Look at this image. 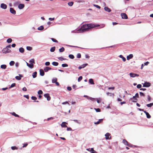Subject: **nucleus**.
I'll return each mask as SVG.
<instances>
[{
  "label": "nucleus",
  "mask_w": 153,
  "mask_h": 153,
  "mask_svg": "<svg viewBox=\"0 0 153 153\" xmlns=\"http://www.w3.org/2000/svg\"><path fill=\"white\" fill-rule=\"evenodd\" d=\"M114 88H115L114 87H108V90L111 89L112 90H114Z\"/></svg>",
  "instance_id": "4d7b16f0"
},
{
  "label": "nucleus",
  "mask_w": 153,
  "mask_h": 153,
  "mask_svg": "<svg viewBox=\"0 0 153 153\" xmlns=\"http://www.w3.org/2000/svg\"><path fill=\"white\" fill-rule=\"evenodd\" d=\"M85 58H86L89 59L90 57V56L88 54H86L85 55Z\"/></svg>",
  "instance_id": "338daca9"
},
{
  "label": "nucleus",
  "mask_w": 153,
  "mask_h": 153,
  "mask_svg": "<svg viewBox=\"0 0 153 153\" xmlns=\"http://www.w3.org/2000/svg\"><path fill=\"white\" fill-rule=\"evenodd\" d=\"M110 136H111L110 134L108 133H106L105 135V138L106 139L108 140V139H110L111 137Z\"/></svg>",
  "instance_id": "6e6552de"
},
{
  "label": "nucleus",
  "mask_w": 153,
  "mask_h": 153,
  "mask_svg": "<svg viewBox=\"0 0 153 153\" xmlns=\"http://www.w3.org/2000/svg\"><path fill=\"white\" fill-rule=\"evenodd\" d=\"M50 64V63L49 62H46L45 63V65L46 66L49 65Z\"/></svg>",
  "instance_id": "13d9d810"
},
{
  "label": "nucleus",
  "mask_w": 153,
  "mask_h": 153,
  "mask_svg": "<svg viewBox=\"0 0 153 153\" xmlns=\"http://www.w3.org/2000/svg\"><path fill=\"white\" fill-rule=\"evenodd\" d=\"M43 29H44V27L42 26H41L39 27H38V30H43Z\"/></svg>",
  "instance_id": "bb28decb"
},
{
  "label": "nucleus",
  "mask_w": 153,
  "mask_h": 153,
  "mask_svg": "<svg viewBox=\"0 0 153 153\" xmlns=\"http://www.w3.org/2000/svg\"><path fill=\"white\" fill-rule=\"evenodd\" d=\"M7 66L5 65H1V68L3 69H5L6 68Z\"/></svg>",
  "instance_id": "393cba45"
},
{
  "label": "nucleus",
  "mask_w": 153,
  "mask_h": 153,
  "mask_svg": "<svg viewBox=\"0 0 153 153\" xmlns=\"http://www.w3.org/2000/svg\"><path fill=\"white\" fill-rule=\"evenodd\" d=\"M16 85V84L15 83H12L10 86L9 87V88H13Z\"/></svg>",
  "instance_id": "f704fd0d"
},
{
  "label": "nucleus",
  "mask_w": 153,
  "mask_h": 153,
  "mask_svg": "<svg viewBox=\"0 0 153 153\" xmlns=\"http://www.w3.org/2000/svg\"><path fill=\"white\" fill-rule=\"evenodd\" d=\"M151 85V83L149 82H146L143 85V87H148Z\"/></svg>",
  "instance_id": "39448f33"
},
{
  "label": "nucleus",
  "mask_w": 153,
  "mask_h": 153,
  "mask_svg": "<svg viewBox=\"0 0 153 153\" xmlns=\"http://www.w3.org/2000/svg\"><path fill=\"white\" fill-rule=\"evenodd\" d=\"M133 57V55L132 54H130L127 57V60H129L130 59L132 58Z\"/></svg>",
  "instance_id": "6ab92c4d"
},
{
  "label": "nucleus",
  "mask_w": 153,
  "mask_h": 153,
  "mask_svg": "<svg viewBox=\"0 0 153 153\" xmlns=\"http://www.w3.org/2000/svg\"><path fill=\"white\" fill-rule=\"evenodd\" d=\"M65 51V48L63 47H62L61 48L59 49V51L60 52H62Z\"/></svg>",
  "instance_id": "473e14b6"
},
{
  "label": "nucleus",
  "mask_w": 153,
  "mask_h": 153,
  "mask_svg": "<svg viewBox=\"0 0 153 153\" xmlns=\"http://www.w3.org/2000/svg\"><path fill=\"white\" fill-rule=\"evenodd\" d=\"M10 12L13 14H16V10L12 7L10 8Z\"/></svg>",
  "instance_id": "1a4fd4ad"
},
{
  "label": "nucleus",
  "mask_w": 153,
  "mask_h": 153,
  "mask_svg": "<svg viewBox=\"0 0 153 153\" xmlns=\"http://www.w3.org/2000/svg\"><path fill=\"white\" fill-rule=\"evenodd\" d=\"M27 145H28L27 143H24L23 145V147H26L27 146Z\"/></svg>",
  "instance_id": "0e129e2a"
},
{
  "label": "nucleus",
  "mask_w": 153,
  "mask_h": 153,
  "mask_svg": "<svg viewBox=\"0 0 153 153\" xmlns=\"http://www.w3.org/2000/svg\"><path fill=\"white\" fill-rule=\"evenodd\" d=\"M77 57L78 58H80L81 57V55L80 53H79L77 54Z\"/></svg>",
  "instance_id": "603ef678"
},
{
  "label": "nucleus",
  "mask_w": 153,
  "mask_h": 153,
  "mask_svg": "<svg viewBox=\"0 0 153 153\" xmlns=\"http://www.w3.org/2000/svg\"><path fill=\"white\" fill-rule=\"evenodd\" d=\"M74 121L76 123L78 124H80V123L79 121L77 120H74Z\"/></svg>",
  "instance_id": "052dcab7"
},
{
  "label": "nucleus",
  "mask_w": 153,
  "mask_h": 153,
  "mask_svg": "<svg viewBox=\"0 0 153 153\" xmlns=\"http://www.w3.org/2000/svg\"><path fill=\"white\" fill-rule=\"evenodd\" d=\"M153 105V103H150V104H147L146 105L148 107H150Z\"/></svg>",
  "instance_id": "c9c22d12"
},
{
  "label": "nucleus",
  "mask_w": 153,
  "mask_h": 153,
  "mask_svg": "<svg viewBox=\"0 0 153 153\" xmlns=\"http://www.w3.org/2000/svg\"><path fill=\"white\" fill-rule=\"evenodd\" d=\"M12 114L13 115V116H14L15 117H19V115H18V114H16L15 113V112H13L12 113Z\"/></svg>",
  "instance_id": "a19ab883"
},
{
  "label": "nucleus",
  "mask_w": 153,
  "mask_h": 153,
  "mask_svg": "<svg viewBox=\"0 0 153 153\" xmlns=\"http://www.w3.org/2000/svg\"><path fill=\"white\" fill-rule=\"evenodd\" d=\"M55 49V47H52L51 49H50V51L51 52H54Z\"/></svg>",
  "instance_id": "c85d7f7f"
},
{
  "label": "nucleus",
  "mask_w": 153,
  "mask_h": 153,
  "mask_svg": "<svg viewBox=\"0 0 153 153\" xmlns=\"http://www.w3.org/2000/svg\"><path fill=\"white\" fill-rule=\"evenodd\" d=\"M15 63V62L13 61H11L10 62V66H13V65Z\"/></svg>",
  "instance_id": "e433bc0d"
},
{
  "label": "nucleus",
  "mask_w": 153,
  "mask_h": 153,
  "mask_svg": "<svg viewBox=\"0 0 153 153\" xmlns=\"http://www.w3.org/2000/svg\"><path fill=\"white\" fill-rule=\"evenodd\" d=\"M100 26V25H99L85 24L82 25L77 31L80 32H83L88 30L91 28Z\"/></svg>",
  "instance_id": "f257e3e1"
},
{
  "label": "nucleus",
  "mask_w": 153,
  "mask_h": 153,
  "mask_svg": "<svg viewBox=\"0 0 153 153\" xmlns=\"http://www.w3.org/2000/svg\"><path fill=\"white\" fill-rule=\"evenodd\" d=\"M94 7H97V8H99V9H100L101 8L100 7V6H99V5H97L94 4Z\"/></svg>",
  "instance_id": "3c124183"
},
{
  "label": "nucleus",
  "mask_w": 153,
  "mask_h": 153,
  "mask_svg": "<svg viewBox=\"0 0 153 153\" xmlns=\"http://www.w3.org/2000/svg\"><path fill=\"white\" fill-rule=\"evenodd\" d=\"M87 65H88V64L87 63H86V64H83V65H81V66H80L78 67V69H82V68H84L85 66H86Z\"/></svg>",
  "instance_id": "f8f14e48"
},
{
  "label": "nucleus",
  "mask_w": 153,
  "mask_h": 153,
  "mask_svg": "<svg viewBox=\"0 0 153 153\" xmlns=\"http://www.w3.org/2000/svg\"><path fill=\"white\" fill-rule=\"evenodd\" d=\"M95 100H97V102L98 103H100L101 102V99L100 98H99V99L97 98V99H95Z\"/></svg>",
  "instance_id": "ea45409f"
},
{
  "label": "nucleus",
  "mask_w": 153,
  "mask_h": 153,
  "mask_svg": "<svg viewBox=\"0 0 153 153\" xmlns=\"http://www.w3.org/2000/svg\"><path fill=\"white\" fill-rule=\"evenodd\" d=\"M40 75L41 76H43L45 74L44 71L42 69H40L39 70Z\"/></svg>",
  "instance_id": "2eb2a0df"
},
{
  "label": "nucleus",
  "mask_w": 153,
  "mask_h": 153,
  "mask_svg": "<svg viewBox=\"0 0 153 153\" xmlns=\"http://www.w3.org/2000/svg\"><path fill=\"white\" fill-rule=\"evenodd\" d=\"M69 103L68 102H65L62 103V104L63 105L65 104H68Z\"/></svg>",
  "instance_id": "69168bd1"
},
{
  "label": "nucleus",
  "mask_w": 153,
  "mask_h": 153,
  "mask_svg": "<svg viewBox=\"0 0 153 153\" xmlns=\"http://www.w3.org/2000/svg\"><path fill=\"white\" fill-rule=\"evenodd\" d=\"M139 97V94L137 93L135 95V96H133L132 98H131V100H132L133 99H135V100H132V101L133 102H136L137 99L136 98V97L138 98Z\"/></svg>",
  "instance_id": "20e7f679"
},
{
  "label": "nucleus",
  "mask_w": 153,
  "mask_h": 153,
  "mask_svg": "<svg viewBox=\"0 0 153 153\" xmlns=\"http://www.w3.org/2000/svg\"><path fill=\"white\" fill-rule=\"evenodd\" d=\"M52 64L54 66H57L59 64L57 62H53L52 63Z\"/></svg>",
  "instance_id": "a878e982"
},
{
  "label": "nucleus",
  "mask_w": 153,
  "mask_h": 153,
  "mask_svg": "<svg viewBox=\"0 0 153 153\" xmlns=\"http://www.w3.org/2000/svg\"><path fill=\"white\" fill-rule=\"evenodd\" d=\"M27 50L29 51H31L32 50V48L29 46H27L26 48Z\"/></svg>",
  "instance_id": "a18cd8bd"
},
{
  "label": "nucleus",
  "mask_w": 153,
  "mask_h": 153,
  "mask_svg": "<svg viewBox=\"0 0 153 153\" xmlns=\"http://www.w3.org/2000/svg\"><path fill=\"white\" fill-rule=\"evenodd\" d=\"M66 124H67L68 123L65 122H63L61 124V126L62 127H67Z\"/></svg>",
  "instance_id": "dca6fc26"
},
{
  "label": "nucleus",
  "mask_w": 153,
  "mask_h": 153,
  "mask_svg": "<svg viewBox=\"0 0 153 153\" xmlns=\"http://www.w3.org/2000/svg\"><path fill=\"white\" fill-rule=\"evenodd\" d=\"M62 66L63 67H68V64H62Z\"/></svg>",
  "instance_id": "37998d69"
},
{
  "label": "nucleus",
  "mask_w": 153,
  "mask_h": 153,
  "mask_svg": "<svg viewBox=\"0 0 153 153\" xmlns=\"http://www.w3.org/2000/svg\"><path fill=\"white\" fill-rule=\"evenodd\" d=\"M82 76H80L78 78V81L79 82H80L81 80H82Z\"/></svg>",
  "instance_id": "de8ad7c7"
},
{
  "label": "nucleus",
  "mask_w": 153,
  "mask_h": 153,
  "mask_svg": "<svg viewBox=\"0 0 153 153\" xmlns=\"http://www.w3.org/2000/svg\"><path fill=\"white\" fill-rule=\"evenodd\" d=\"M1 7L4 9H5L7 8V5L4 4L2 3L1 4Z\"/></svg>",
  "instance_id": "9b49d317"
},
{
  "label": "nucleus",
  "mask_w": 153,
  "mask_h": 153,
  "mask_svg": "<svg viewBox=\"0 0 153 153\" xmlns=\"http://www.w3.org/2000/svg\"><path fill=\"white\" fill-rule=\"evenodd\" d=\"M89 82L91 84H94V82L93 81V80L92 79H89Z\"/></svg>",
  "instance_id": "b1692460"
},
{
  "label": "nucleus",
  "mask_w": 153,
  "mask_h": 153,
  "mask_svg": "<svg viewBox=\"0 0 153 153\" xmlns=\"http://www.w3.org/2000/svg\"><path fill=\"white\" fill-rule=\"evenodd\" d=\"M55 18H49V20L50 21H53L54 20Z\"/></svg>",
  "instance_id": "e2e57ef3"
},
{
  "label": "nucleus",
  "mask_w": 153,
  "mask_h": 153,
  "mask_svg": "<svg viewBox=\"0 0 153 153\" xmlns=\"http://www.w3.org/2000/svg\"><path fill=\"white\" fill-rule=\"evenodd\" d=\"M57 81V79L56 78L53 79L52 80V82L53 83H55Z\"/></svg>",
  "instance_id": "4c0bfd02"
},
{
  "label": "nucleus",
  "mask_w": 153,
  "mask_h": 153,
  "mask_svg": "<svg viewBox=\"0 0 153 153\" xmlns=\"http://www.w3.org/2000/svg\"><path fill=\"white\" fill-rule=\"evenodd\" d=\"M11 48L10 45H9L7 46L5 48H4L2 50V52L3 53H11V50L9 48Z\"/></svg>",
  "instance_id": "f03ea898"
},
{
  "label": "nucleus",
  "mask_w": 153,
  "mask_h": 153,
  "mask_svg": "<svg viewBox=\"0 0 153 153\" xmlns=\"http://www.w3.org/2000/svg\"><path fill=\"white\" fill-rule=\"evenodd\" d=\"M123 142L127 146L129 147H132V145L130 143H129L128 141L125 139H124L123 140Z\"/></svg>",
  "instance_id": "7ed1b4c3"
},
{
  "label": "nucleus",
  "mask_w": 153,
  "mask_h": 153,
  "mask_svg": "<svg viewBox=\"0 0 153 153\" xmlns=\"http://www.w3.org/2000/svg\"><path fill=\"white\" fill-rule=\"evenodd\" d=\"M94 109L96 111V112H100L101 111L100 109L99 108H94Z\"/></svg>",
  "instance_id": "09e8293b"
},
{
  "label": "nucleus",
  "mask_w": 153,
  "mask_h": 153,
  "mask_svg": "<svg viewBox=\"0 0 153 153\" xmlns=\"http://www.w3.org/2000/svg\"><path fill=\"white\" fill-rule=\"evenodd\" d=\"M129 75L131 77H134L136 76H139L138 74H136L133 73H131L129 74Z\"/></svg>",
  "instance_id": "423d86ee"
},
{
  "label": "nucleus",
  "mask_w": 153,
  "mask_h": 153,
  "mask_svg": "<svg viewBox=\"0 0 153 153\" xmlns=\"http://www.w3.org/2000/svg\"><path fill=\"white\" fill-rule=\"evenodd\" d=\"M11 149L13 150H16H16L18 149V148L15 146H12L11 147Z\"/></svg>",
  "instance_id": "72a5a7b5"
},
{
  "label": "nucleus",
  "mask_w": 153,
  "mask_h": 153,
  "mask_svg": "<svg viewBox=\"0 0 153 153\" xmlns=\"http://www.w3.org/2000/svg\"><path fill=\"white\" fill-rule=\"evenodd\" d=\"M68 56L69 58L72 59H74V56L72 54L69 55Z\"/></svg>",
  "instance_id": "c756f323"
},
{
  "label": "nucleus",
  "mask_w": 153,
  "mask_h": 153,
  "mask_svg": "<svg viewBox=\"0 0 153 153\" xmlns=\"http://www.w3.org/2000/svg\"><path fill=\"white\" fill-rule=\"evenodd\" d=\"M19 51L21 53H23L24 52L25 50L23 48H20L19 49Z\"/></svg>",
  "instance_id": "412c9836"
},
{
  "label": "nucleus",
  "mask_w": 153,
  "mask_h": 153,
  "mask_svg": "<svg viewBox=\"0 0 153 153\" xmlns=\"http://www.w3.org/2000/svg\"><path fill=\"white\" fill-rule=\"evenodd\" d=\"M29 62L34 63V59H32L29 61Z\"/></svg>",
  "instance_id": "5fc2aeb1"
},
{
  "label": "nucleus",
  "mask_w": 153,
  "mask_h": 153,
  "mask_svg": "<svg viewBox=\"0 0 153 153\" xmlns=\"http://www.w3.org/2000/svg\"><path fill=\"white\" fill-rule=\"evenodd\" d=\"M23 91H26L27 90V88L26 87H24L22 88Z\"/></svg>",
  "instance_id": "774afa93"
},
{
  "label": "nucleus",
  "mask_w": 153,
  "mask_h": 153,
  "mask_svg": "<svg viewBox=\"0 0 153 153\" xmlns=\"http://www.w3.org/2000/svg\"><path fill=\"white\" fill-rule=\"evenodd\" d=\"M119 57H120V58H121L123 60V62H125L126 61V58L124 57L123 56V55H120L119 56Z\"/></svg>",
  "instance_id": "5701e85b"
},
{
  "label": "nucleus",
  "mask_w": 153,
  "mask_h": 153,
  "mask_svg": "<svg viewBox=\"0 0 153 153\" xmlns=\"http://www.w3.org/2000/svg\"><path fill=\"white\" fill-rule=\"evenodd\" d=\"M44 96L47 98V100L48 101L50 100L51 99V97H50L49 94H44Z\"/></svg>",
  "instance_id": "0eeeda50"
},
{
  "label": "nucleus",
  "mask_w": 153,
  "mask_h": 153,
  "mask_svg": "<svg viewBox=\"0 0 153 153\" xmlns=\"http://www.w3.org/2000/svg\"><path fill=\"white\" fill-rule=\"evenodd\" d=\"M67 89L68 91H71V87H68L67 88Z\"/></svg>",
  "instance_id": "680f3d73"
},
{
  "label": "nucleus",
  "mask_w": 153,
  "mask_h": 153,
  "mask_svg": "<svg viewBox=\"0 0 153 153\" xmlns=\"http://www.w3.org/2000/svg\"><path fill=\"white\" fill-rule=\"evenodd\" d=\"M25 7V5L23 4H20L19 6H18V7L20 9H23Z\"/></svg>",
  "instance_id": "f3484780"
},
{
  "label": "nucleus",
  "mask_w": 153,
  "mask_h": 153,
  "mask_svg": "<svg viewBox=\"0 0 153 153\" xmlns=\"http://www.w3.org/2000/svg\"><path fill=\"white\" fill-rule=\"evenodd\" d=\"M51 39L53 42H56V43L58 42V41L56 39L53 38H51Z\"/></svg>",
  "instance_id": "58836bf2"
},
{
  "label": "nucleus",
  "mask_w": 153,
  "mask_h": 153,
  "mask_svg": "<svg viewBox=\"0 0 153 153\" xmlns=\"http://www.w3.org/2000/svg\"><path fill=\"white\" fill-rule=\"evenodd\" d=\"M140 94L141 96H143V97L145 96L144 94L143 93H142V92H140Z\"/></svg>",
  "instance_id": "6e6d98bb"
},
{
  "label": "nucleus",
  "mask_w": 153,
  "mask_h": 153,
  "mask_svg": "<svg viewBox=\"0 0 153 153\" xmlns=\"http://www.w3.org/2000/svg\"><path fill=\"white\" fill-rule=\"evenodd\" d=\"M73 2H69L68 3V4L69 6H71L73 5Z\"/></svg>",
  "instance_id": "c03bdc74"
},
{
  "label": "nucleus",
  "mask_w": 153,
  "mask_h": 153,
  "mask_svg": "<svg viewBox=\"0 0 153 153\" xmlns=\"http://www.w3.org/2000/svg\"><path fill=\"white\" fill-rule=\"evenodd\" d=\"M144 112L146 114V116H147V117L148 118H151V116L149 114V113L147 112L146 111H144Z\"/></svg>",
  "instance_id": "a211bd4d"
},
{
  "label": "nucleus",
  "mask_w": 153,
  "mask_h": 153,
  "mask_svg": "<svg viewBox=\"0 0 153 153\" xmlns=\"http://www.w3.org/2000/svg\"><path fill=\"white\" fill-rule=\"evenodd\" d=\"M104 10L108 12H110L111 11V10L109 8L107 7H104Z\"/></svg>",
  "instance_id": "aec40b11"
},
{
  "label": "nucleus",
  "mask_w": 153,
  "mask_h": 153,
  "mask_svg": "<svg viewBox=\"0 0 153 153\" xmlns=\"http://www.w3.org/2000/svg\"><path fill=\"white\" fill-rule=\"evenodd\" d=\"M88 99H90V100H91L92 101H94L95 100V99H94V98H92L91 97H89Z\"/></svg>",
  "instance_id": "bf43d9fd"
},
{
  "label": "nucleus",
  "mask_w": 153,
  "mask_h": 153,
  "mask_svg": "<svg viewBox=\"0 0 153 153\" xmlns=\"http://www.w3.org/2000/svg\"><path fill=\"white\" fill-rule=\"evenodd\" d=\"M43 93V92L41 90H39L38 92V94H41Z\"/></svg>",
  "instance_id": "49530a36"
},
{
  "label": "nucleus",
  "mask_w": 153,
  "mask_h": 153,
  "mask_svg": "<svg viewBox=\"0 0 153 153\" xmlns=\"http://www.w3.org/2000/svg\"><path fill=\"white\" fill-rule=\"evenodd\" d=\"M142 85L141 84H138L137 85V87L138 88H141Z\"/></svg>",
  "instance_id": "864d4df0"
},
{
  "label": "nucleus",
  "mask_w": 153,
  "mask_h": 153,
  "mask_svg": "<svg viewBox=\"0 0 153 153\" xmlns=\"http://www.w3.org/2000/svg\"><path fill=\"white\" fill-rule=\"evenodd\" d=\"M19 76H17L15 77L16 79L18 80H20L21 79V77H23V76L21 74H19Z\"/></svg>",
  "instance_id": "4468645a"
},
{
  "label": "nucleus",
  "mask_w": 153,
  "mask_h": 153,
  "mask_svg": "<svg viewBox=\"0 0 153 153\" xmlns=\"http://www.w3.org/2000/svg\"><path fill=\"white\" fill-rule=\"evenodd\" d=\"M37 73L36 71L33 72L32 74V76L33 78H36L37 76Z\"/></svg>",
  "instance_id": "4be33fe9"
},
{
  "label": "nucleus",
  "mask_w": 153,
  "mask_h": 153,
  "mask_svg": "<svg viewBox=\"0 0 153 153\" xmlns=\"http://www.w3.org/2000/svg\"><path fill=\"white\" fill-rule=\"evenodd\" d=\"M28 67L30 68H32L33 67V65L32 63L29 64Z\"/></svg>",
  "instance_id": "7c9ffc66"
},
{
  "label": "nucleus",
  "mask_w": 153,
  "mask_h": 153,
  "mask_svg": "<svg viewBox=\"0 0 153 153\" xmlns=\"http://www.w3.org/2000/svg\"><path fill=\"white\" fill-rule=\"evenodd\" d=\"M51 68L48 67H46L44 68V71L45 72H47L48 71L51 70Z\"/></svg>",
  "instance_id": "ddd939ff"
},
{
  "label": "nucleus",
  "mask_w": 153,
  "mask_h": 153,
  "mask_svg": "<svg viewBox=\"0 0 153 153\" xmlns=\"http://www.w3.org/2000/svg\"><path fill=\"white\" fill-rule=\"evenodd\" d=\"M122 17L123 19H126L128 18V17L127 15L125 13H122L121 14Z\"/></svg>",
  "instance_id": "9d476101"
},
{
  "label": "nucleus",
  "mask_w": 153,
  "mask_h": 153,
  "mask_svg": "<svg viewBox=\"0 0 153 153\" xmlns=\"http://www.w3.org/2000/svg\"><path fill=\"white\" fill-rule=\"evenodd\" d=\"M12 41V40L10 38L8 39L7 40V42L8 43H10Z\"/></svg>",
  "instance_id": "cd10ccee"
},
{
  "label": "nucleus",
  "mask_w": 153,
  "mask_h": 153,
  "mask_svg": "<svg viewBox=\"0 0 153 153\" xmlns=\"http://www.w3.org/2000/svg\"><path fill=\"white\" fill-rule=\"evenodd\" d=\"M31 98L32 100H36L37 99V98L36 97L34 96H32L31 97Z\"/></svg>",
  "instance_id": "8fccbe9b"
},
{
  "label": "nucleus",
  "mask_w": 153,
  "mask_h": 153,
  "mask_svg": "<svg viewBox=\"0 0 153 153\" xmlns=\"http://www.w3.org/2000/svg\"><path fill=\"white\" fill-rule=\"evenodd\" d=\"M58 59L61 60V61H63L64 60H65L66 59H65L64 58H63L62 57H59L58 58Z\"/></svg>",
  "instance_id": "2f4dec72"
},
{
  "label": "nucleus",
  "mask_w": 153,
  "mask_h": 153,
  "mask_svg": "<svg viewBox=\"0 0 153 153\" xmlns=\"http://www.w3.org/2000/svg\"><path fill=\"white\" fill-rule=\"evenodd\" d=\"M91 152H92V153H97L95 151H94L93 148H91L90 150Z\"/></svg>",
  "instance_id": "79ce46f5"
}]
</instances>
